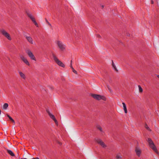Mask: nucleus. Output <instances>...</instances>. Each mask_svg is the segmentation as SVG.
<instances>
[{
	"instance_id": "obj_14",
	"label": "nucleus",
	"mask_w": 159,
	"mask_h": 159,
	"mask_svg": "<svg viewBox=\"0 0 159 159\" xmlns=\"http://www.w3.org/2000/svg\"><path fill=\"white\" fill-rule=\"evenodd\" d=\"M122 104H123V109L124 111L125 112V113H127V111L125 104L124 102H122Z\"/></svg>"
},
{
	"instance_id": "obj_19",
	"label": "nucleus",
	"mask_w": 159,
	"mask_h": 159,
	"mask_svg": "<svg viewBox=\"0 0 159 159\" xmlns=\"http://www.w3.org/2000/svg\"><path fill=\"white\" fill-rule=\"evenodd\" d=\"M32 21L34 23V24L36 26V27H39L38 25L37 24V22H36V20H35V19H34V20H32Z\"/></svg>"
},
{
	"instance_id": "obj_23",
	"label": "nucleus",
	"mask_w": 159,
	"mask_h": 159,
	"mask_svg": "<svg viewBox=\"0 0 159 159\" xmlns=\"http://www.w3.org/2000/svg\"><path fill=\"white\" fill-rule=\"evenodd\" d=\"M145 127L148 130L150 131H151V130L150 129V128L148 127V125H145Z\"/></svg>"
},
{
	"instance_id": "obj_22",
	"label": "nucleus",
	"mask_w": 159,
	"mask_h": 159,
	"mask_svg": "<svg viewBox=\"0 0 159 159\" xmlns=\"http://www.w3.org/2000/svg\"><path fill=\"white\" fill-rule=\"evenodd\" d=\"M71 69L72 70V71L73 72H74V73H75V74H76V75L77 74V71L76 70H75L73 68H72Z\"/></svg>"
},
{
	"instance_id": "obj_17",
	"label": "nucleus",
	"mask_w": 159,
	"mask_h": 159,
	"mask_svg": "<svg viewBox=\"0 0 159 159\" xmlns=\"http://www.w3.org/2000/svg\"><path fill=\"white\" fill-rule=\"evenodd\" d=\"M7 116L9 118L10 120H11L13 123L14 125L15 124V121L13 119L8 115H7Z\"/></svg>"
},
{
	"instance_id": "obj_12",
	"label": "nucleus",
	"mask_w": 159,
	"mask_h": 159,
	"mask_svg": "<svg viewBox=\"0 0 159 159\" xmlns=\"http://www.w3.org/2000/svg\"><path fill=\"white\" fill-rule=\"evenodd\" d=\"M18 72L21 77V78L24 80H26V76L24 73H23L22 72L20 71H18Z\"/></svg>"
},
{
	"instance_id": "obj_30",
	"label": "nucleus",
	"mask_w": 159,
	"mask_h": 159,
	"mask_svg": "<svg viewBox=\"0 0 159 159\" xmlns=\"http://www.w3.org/2000/svg\"><path fill=\"white\" fill-rule=\"evenodd\" d=\"M97 37H98V38H100V37H101V36H100V35H99V34H97Z\"/></svg>"
},
{
	"instance_id": "obj_1",
	"label": "nucleus",
	"mask_w": 159,
	"mask_h": 159,
	"mask_svg": "<svg viewBox=\"0 0 159 159\" xmlns=\"http://www.w3.org/2000/svg\"><path fill=\"white\" fill-rule=\"evenodd\" d=\"M148 142L149 147L158 155H159V152L158 151L157 148L151 139L148 138Z\"/></svg>"
},
{
	"instance_id": "obj_21",
	"label": "nucleus",
	"mask_w": 159,
	"mask_h": 159,
	"mask_svg": "<svg viewBox=\"0 0 159 159\" xmlns=\"http://www.w3.org/2000/svg\"><path fill=\"white\" fill-rule=\"evenodd\" d=\"M138 87H139V91L140 92H142L143 91V90L142 88L141 87V86L140 85H139L138 86Z\"/></svg>"
},
{
	"instance_id": "obj_24",
	"label": "nucleus",
	"mask_w": 159,
	"mask_h": 159,
	"mask_svg": "<svg viewBox=\"0 0 159 159\" xmlns=\"http://www.w3.org/2000/svg\"><path fill=\"white\" fill-rule=\"evenodd\" d=\"M98 129H99L101 132H103L102 128L101 126H98Z\"/></svg>"
},
{
	"instance_id": "obj_10",
	"label": "nucleus",
	"mask_w": 159,
	"mask_h": 159,
	"mask_svg": "<svg viewBox=\"0 0 159 159\" xmlns=\"http://www.w3.org/2000/svg\"><path fill=\"white\" fill-rule=\"evenodd\" d=\"M20 57L21 59L24 62L26 65L28 66H30V64L26 59L25 57L21 55L20 56Z\"/></svg>"
},
{
	"instance_id": "obj_27",
	"label": "nucleus",
	"mask_w": 159,
	"mask_h": 159,
	"mask_svg": "<svg viewBox=\"0 0 159 159\" xmlns=\"http://www.w3.org/2000/svg\"><path fill=\"white\" fill-rule=\"evenodd\" d=\"M70 66L71 68V69H72V68H73V67L72 66V60L71 61Z\"/></svg>"
},
{
	"instance_id": "obj_16",
	"label": "nucleus",
	"mask_w": 159,
	"mask_h": 159,
	"mask_svg": "<svg viewBox=\"0 0 159 159\" xmlns=\"http://www.w3.org/2000/svg\"><path fill=\"white\" fill-rule=\"evenodd\" d=\"M28 16L30 18V19L32 20H33L34 19H35L34 17L30 13H27Z\"/></svg>"
},
{
	"instance_id": "obj_28",
	"label": "nucleus",
	"mask_w": 159,
	"mask_h": 159,
	"mask_svg": "<svg viewBox=\"0 0 159 159\" xmlns=\"http://www.w3.org/2000/svg\"><path fill=\"white\" fill-rule=\"evenodd\" d=\"M107 88H108L109 90V91L110 92H111V89L109 87V86H107Z\"/></svg>"
},
{
	"instance_id": "obj_18",
	"label": "nucleus",
	"mask_w": 159,
	"mask_h": 159,
	"mask_svg": "<svg viewBox=\"0 0 159 159\" xmlns=\"http://www.w3.org/2000/svg\"><path fill=\"white\" fill-rule=\"evenodd\" d=\"M8 106V105L7 103H5L4 104L3 106V108L4 109H6Z\"/></svg>"
},
{
	"instance_id": "obj_13",
	"label": "nucleus",
	"mask_w": 159,
	"mask_h": 159,
	"mask_svg": "<svg viewBox=\"0 0 159 159\" xmlns=\"http://www.w3.org/2000/svg\"><path fill=\"white\" fill-rule=\"evenodd\" d=\"M135 152L137 155L139 157L141 152V151L140 149L139 148H137L135 149Z\"/></svg>"
},
{
	"instance_id": "obj_29",
	"label": "nucleus",
	"mask_w": 159,
	"mask_h": 159,
	"mask_svg": "<svg viewBox=\"0 0 159 159\" xmlns=\"http://www.w3.org/2000/svg\"><path fill=\"white\" fill-rule=\"evenodd\" d=\"M31 159H39V158L38 157H36V158H32Z\"/></svg>"
},
{
	"instance_id": "obj_2",
	"label": "nucleus",
	"mask_w": 159,
	"mask_h": 159,
	"mask_svg": "<svg viewBox=\"0 0 159 159\" xmlns=\"http://www.w3.org/2000/svg\"><path fill=\"white\" fill-rule=\"evenodd\" d=\"M91 96L95 99L98 101L100 100H102L103 101H105L107 99L103 95L92 94H91Z\"/></svg>"
},
{
	"instance_id": "obj_6",
	"label": "nucleus",
	"mask_w": 159,
	"mask_h": 159,
	"mask_svg": "<svg viewBox=\"0 0 159 159\" xmlns=\"http://www.w3.org/2000/svg\"><path fill=\"white\" fill-rule=\"evenodd\" d=\"M57 43L61 51H64L65 50L66 46L62 42L58 41L57 42Z\"/></svg>"
},
{
	"instance_id": "obj_9",
	"label": "nucleus",
	"mask_w": 159,
	"mask_h": 159,
	"mask_svg": "<svg viewBox=\"0 0 159 159\" xmlns=\"http://www.w3.org/2000/svg\"><path fill=\"white\" fill-rule=\"evenodd\" d=\"M95 141L98 143L103 148H105L107 147V146L105 145L104 143L100 139H96Z\"/></svg>"
},
{
	"instance_id": "obj_26",
	"label": "nucleus",
	"mask_w": 159,
	"mask_h": 159,
	"mask_svg": "<svg viewBox=\"0 0 159 159\" xmlns=\"http://www.w3.org/2000/svg\"><path fill=\"white\" fill-rule=\"evenodd\" d=\"M121 156L119 155H117L116 156V158L117 159H119L121 158Z\"/></svg>"
},
{
	"instance_id": "obj_8",
	"label": "nucleus",
	"mask_w": 159,
	"mask_h": 159,
	"mask_svg": "<svg viewBox=\"0 0 159 159\" xmlns=\"http://www.w3.org/2000/svg\"><path fill=\"white\" fill-rule=\"evenodd\" d=\"M46 111L48 113L50 118L54 121L56 124H57V121L56 119L55 116L50 112L49 110L48 109H47Z\"/></svg>"
},
{
	"instance_id": "obj_31",
	"label": "nucleus",
	"mask_w": 159,
	"mask_h": 159,
	"mask_svg": "<svg viewBox=\"0 0 159 159\" xmlns=\"http://www.w3.org/2000/svg\"><path fill=\"white\" fill-rule=\"evenodd\" d=\"M151 2L152 4H153L154 3V2L152 0H151Z\"/></svg>"
},
{
	"instance_id": "obj_34",
	"label": "nucleus",
	"mask_w": 159,
	"mask_h": 159,
	"mask_svg": "<svg viewBox=\"0 0 159 159\" xmlns=\"http://www.w3.org/2000/svg\"><path fill=\"white\" fill-rule=\"evenodd\" d=\"M20 159H26V158H21Z\"/></svg>"
},
{
	"instance_id": "obj_11",
	"label": "nucleus",
	"mask_w": 159,
	"mask_h": 159,
	"mask_svg": "<svg viewBox=\"0 0 159 159\" xmlns=\"http://www.w3.org/2000/svg\"><path fill=\"white\" fill-rule=\"evenodd\" d=\"M24 36L25 38L27 41L30 44H33V42L32 38L30 36H28L27 35L25 34Z\"/></svg>"
},
{
	"instance_id": "obj_20",
	"label": "nucleus",
	"mask_w": 159,
	"mask_h": 159,
	"mask_svg": "<svg viewBox=\"0 0 159 159\" xmlns=\"http://www.w3.org/2000/svg\"><path fill=\"white\" fill-rule=\"evenodd\" d=\"M112 61V66L113 67V68L116 71H118V70L117 69L115 65L114 64V63H113V61Z\"/></svg>"
},
{
	"instance_id": "obj_3",
	"label": "nucleus",
	"mask_w": 159,
	"mask_h": 159,
	"mask_svg": "<svg viewBox=\"0 0 159 159\" xmlns=\"http://www.w3.org/2000/svg\"><path fill=\"white\" fill-rule=\"evenodd\" d=\"M0 32L8 40H11V38L10 34L5 30L2 29L0 30Z\"/></svg>"
},
{
	"instance_id": "obj_15",
	"label": "nucleus",
	"mask_w": 159,
	"mask_h": 159,
	"mask_svg": "<svg viewBox=\"0 0 159 159\" xmlns=\"http://www.w3.org/2000/svg\"><path fill=\"white\" fill-rule=\"evenodd\" d=\"M7 152L11 156L13 157L15 156L14 154L11 150H7Z\"/></svg>"
},
{
	"instance_id": "obj_33",
	"label": "nucleus",
	"mask_w": 159,
	"mask_h": 159,
	"mask_svg": "<svg viewBox=\"0 0 159 159\" xmlns=\"http://www.w3.org/2000/svg\"><path fill=\"white\" fill-rule=\"evenodd\" d=\"M102 8H103L104 7V6L103 5L102 6Z\"/></svg>"
},
{
	"instance_id": "obj_4",
	"label": "nucleus",
	"mask_w": 159,
	"mask_h": 159,
	"mask_svg": "<svg viewBox=\"0 0 159 159\" xmlns=\"http://www.w3.org/2000/svg\"><path fill=\"white\" fill-rule=\"evenodd\" d=\"M52 56L55 61L58 65L63 68L65 67V65L58 59L54 54H52Z\"/></svg>"
},
{
	"instance_id": "obj_32",
	"label": "nucleus",
	"mask_w": 159,
	"mask_h": 159,
	"mask_svg": "<svg viewBox=\"0 0 159 159\" xmlns=\"http://www.w3.org/2000/svg\"><path fill=\"white\" fill-rule=\"evenodd\" d=\"M58 143H59L60 145H61V143H60V142H58Z\"/></svg>"
},
{
	"instance_id": "obj_7",
	"label": "nucleus",
	"mask_w": 159,
	"mask_h": 159,
	"mask_svg": "<svg viewBox=\"0 0 159 159\" xmlns=\"http://www.w3.org/2000/svg\"><path fill=\"white\" fill-rule=\"evenodd\" d=\"M46 111L48 113L50 118L54 121L56 124H57V121L56 119L55 116L50 112L49 110L48 109H47Z\"/></svg>"
},
{
	"instance_id": "obj_25",
	"label": "nucleus",
	"mask_w": 159,
	"mask_h": 159,
	"mask_svg": "<svg viewBox=\"0 0 159 159\" xmlns=\"http://www.w3.org/2000/svg\"><path fill=\"white\" fill-rule=\"evenodd\" d=\"M46 22H47V23L48 24V25L50 27H52L51 25L50 24V23L48 21V20L47 19H46Z\"/></svg>"
},
{
	"instance_id": "obj_5",
	"label": "nucleus",
	"mask_w": 159,
	"mask_h": 159,
	"mask_svg": "<svg viewBox=\"0 0 159 159\" xmlns=\"http://www.w3.org/2000/svg\"><path fill=\"white\" fill-rule=\"evenodd\" d=\"M26 52L31 60L36 61V59L30 50H27L26 51Z\"/></svg>"
}]
</instances>
